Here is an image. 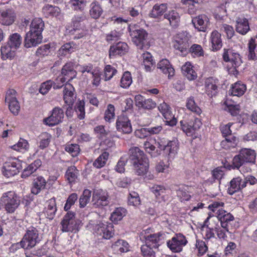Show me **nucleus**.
<instances>
[{"label": "nucleus", "instance_id": "23", "mask_svg": "<svg viewBox=\"0 0 257 257\" xmlns=\"http://www.w3.org/2000/svg\"><path fill=\"white\" fill-rule=\"evenodd\" d=\"M112 225L111 224L109 225L100 223L98 224L97 228L98 233L102 235V237L105 239H109L112 236L113 233L112 232Z\"/></svg>", "mask_w": 257, "mask_h": 257}, {"label": "nucleus", "instance_id": "46", "mask_svg": "<svg viewBox=\"0 0 257 257\" xmlns=\"http://www.w3.org/2000/svg\"><path fill=\"white\" fill-rule=\"evenodd\" d=\"M131 74L128 71L125 72L120 80V86L122 88H128L132 83Z\"/></svg>", "mask_w": 257, "mask_h": 257}, {"label": "nucleus", "instance_id": "33", "mask_svg": "<svg viewBox=\"0 0 257 257\" xmlns=\"http://www.w3.org/2000/svg\"><path fill=\"white\" fill-rule=\"evenodd\" d=\"M102 12L103 10L98 2H93L90 5L89 13L92 18L98 19L100 17Z\"/></svg>", "mask_w": 257, "mask_h": 257}, {"label": "nucleus", "instance_id": "36", "mask_svg": "<svg viewBox=\"0 0 257 257\" xmlns=\"http://www.w3.org/2000/svg\"><path fill=\"white\" fill-rule=\"evenodd\" d=\"M249 54L248 55V59L254 60L255 59V52H257V37L251 38L248 44Z\"/></svg>", "mask_w": 257, "mask_h": 257}, {"label": "nucleus", "instance_id": "26", "mask_svg": "<svg viewBox=\"0 0 257 257\" xmlns=\"http://www.w3.org/2000/svg\"><path fill=\"white\" fill-rule=\"evenodd\" d=\"M210 40L213 50L217 51L221 48L222 43L221 34L218 31L214 30L211 33Z\"/></svg>", "mask_w": 257, "mask_h": 257}, {"label": "nucleus", "instance_id": "9", "mask_svg": "<svg viewBox=\"0 0 257 257\" xmlns=\"http://www.w3.org/2000/svg\"><path fill=\"white\" fill-rule=\"evenodd\" d=\"M181 128L188 136L193 135L195 131L198 130L202 125V122L199 118H195L193 121H187L185 120L180 122Z\"/></svg>", "mask_w": 257, "mask_h": 257}, {"label": "nucleus", "instance_id": "2", "mask_svg": "<svg viewBox=\"0 0 257 257\" xmlns=\"http://www.w3.org/2000/svg\"><path fill=\"white\" fill-rule=\"evenodd\" d=\"M0 203L7 213H13L20 205V199L15 192L9 191L3 194Z\"/></svg>", "mask_w": 257, "mask_h": 257}, {"label": "nucleus", "instance_id": "22", "mask_svg": "<svg viewBox=\"0 0 257 257\" xmlns=\"http://www.w3.org/2000/svg\"><path fill=\"white\" fill-rule=\"evenodd\" d=\"M46 185V181L43 177L39 176L34 179L31 188L32 193L35 195L38 194L42 190L45 189Z\"/></svg>", "mask_w": 257, "mask_h": 257}, {"label": "nucleus", "instance_id": "27", "mask_svg": "<svg viewBox=\"0 0 257 257\" xmlns=\"http://www.w3.org/2000/svg\"><path fill=\"white\" fill-rule=\"evenodd\" d=\"M136 173L139 176L145 175L149 169L148 159H145V161L133 164Z\"/></svg>", "mask_w": 257, "mask_h": 257}, {"label": "nucleus", "instance_id": "16", "mask_svg": "<svg viewBox=\"0 0 257 257\" xmlns=\"http://www.w3.org/2000/svg\"><path fill=\"white\" fill-rule=\"evenodd\" d=\"M192 23L198 31L205 32L209 25V20L205 15H200L194 17Z\"/></svg>", "mask_w": 257, "mask_h": 257}, {"label": "nucleus", "instance_id": "12", "mask_svg": "<svg viewBox=\"0 0 257 257\" xmlns=\"http://www.w3.org/2000/svg\"><path fill=\"white\" fill-rule=\"evenodd\" d=\"M116 129L124 134H130L132 132V127L127 116L123 114L118 116L116 122Z\"/></svg>", "mask_w": 257, "mask_h": 257}, {"label": "nucleus", "instance_id": "17", "mask_svg": "<svg viewBox=\"0 0 257 257\" xmlns=\"http://www.w3.org/2000/svg\"><path fill=\"white\" fill-rule=\"evenodd\" d=\"M16 15L12 9L3 11L0 13V23L3 25L10 26L15 21Z\"/></svg>", "mask_w": 257, "mask_h": 257}, {"label": "nucleus", "instance_id": "62", "mask_svg": "<svg viewBox=\"0 0 257 257\" xmlns=\"http://www.w3.org/2000/svg\"><path fill=\"white\" fill-rule=\"evenodd\" d=\"M177 195L180 199L181 201H188L191 197L184 188H181L177 190Z\"/></svg>", "mask_w": 257, "mask_h": 257}, {"label": "nucleus", "instance_id": "58", "mask_svg": "<svg viewBox=\"0 0 257 257\" xmlns=\"http://www.w3.org/2000/svg\"><path fill=\"white\" fill-rule=\"evenodd\" d=\"M241 166V156L240 154L235 156L232 160V165H228L225 166V170L226 168L230 170L231 168L235 169L236 168L238 169Z\"/></svg>", "mask_w": 257, "mask_h": 257}, {"label": "nucleus", "instance_id": "32", "mask_svg": "<svg viewBox=\"0 0 257 257\" xmlns=\"http://www.w3.org/2000/svg\"><path fill=\"white\" fill-rule=\"evenodd\" d=\"M126 210L122 207L116 208L111 213L110 216L111 220L116 223L121 220L126 215Z\"/></svg>", "mask_w": 257, "mask_h": 257}, {"label": "nucleus", "instance_id": "37", "mask_svg": "<svg viewBox=\"0 0 257 257\" xmlns=\"http://www.w3.org/2000/svg\"><path fill=\"white\" fill-rule=\"evenodd\" d=\"M167 9V4H162L161 5H155L150 14L153 18H157L165 13Z\"/></svg>", "mask_w": 257, "mask_h": 257}, {"label": "nucleus", "instance_id": "19", "mask_svg": "<svg viewBox=\"0 0 257 257\" xmlns=\"http://www.w3.org/2000/svg\"><path fill=\"white\" fill-rule=\"evenodd\" d=\"M130 160L133 164L145 161L148 158L145 155L143 151L138 147L132 148L129 150Z\"/></svg>", "mask_w": 257, "mask_h": 257}, {"label": "nucleus", "instance_id": "51", "mask_svg": "<svg viewBox=\"0 0 257 257\" xmlns=\"http://www.w3.org/2000/svg\"><path fill=\"white\" fill-rule=\"evenodd\" d=\"M116 72L117 70L111 65H106L104 69V80L107 81L110 80Z\"/></svg>", "mask_w": 257, "mask_h": 257}, {"label": "nucleus", "instance_id": "55", "mask_svg": "<svg viewBox=\"0 0 257 257\" xmlns=\"http://www.w3.org/2000/svg\"><path fill=\"white\" fill-rule=\"evenodd\" d=\"M233 97H239L241 95V87L239 82L234 83L229 91Z\"/></svg>", "mask_w": 257, "mask_h": 257}, {"label": "nucleus", "instance_id": "35", "mask_svg": "<svg viewBox=\"0 0 257 257\" xmlns=\"http://www.w3.org/2000/svg\"><path fill=\"white\" fill-rule=\"evenodd\" d=\"M78 171L75 166L69 167L66 172L65 177L69 183L75 182L78 176Z\"/></svg>", "mask_w": 257, "mask_h": 257}, {"label": "nucleus", "instance_id": "60", "mask_svg": "<svg viewBox=\"0 0 257 257\" xmlns=\"http://www.w3.org/2000/svg\"><path fill=\"white\" fill-rule=\"evenodd\" d=\"M53 83L51 80L43 83L39 89V92L42 94H46L52 87Z\"/></svg>", "mask_w": 257, "mask_h": 257}, {"label": "nucleus", "instance_id": "63", "mask_svg": "<svg viewBox=\"0 0 257 257\" xmlns=\"http://www.w3.org/2000/svg\"><path fill=\"white\" fill-rule=\"evenodd\" d=\"M16 91L14 89H9L7 92L5 101L7 103L11 102V101H14L17 100L16 98Z\"/></svg>", "mask_w": 257, "mask_h": 257}, {"label": "nucleus", "instance_id": "6", "mask_svg": "<svg viewBox=\"0 0 257 257\" xmlns=\"http://www.w3.org/2000/svg\"><path fill=\"white\" fill-rule=\"evenodd\" d=\"M108 193L102 189L95 190L92 194V201L96 207L106 206L108 205Z\"/></svg>", "mask_w": 257, "mask_h": 257}, {"label": "nucleus", "instance_id": "40", "mask_svg": "<svg viewBox=\"0 0 257 257\" xmlns=\"http://www.w3.org/2000/svg\"><path fill=\"white\" fill-rule=\"evenodd\" d=\"M43 12L47 17L49 16L56 17L60 13V9L57 7L52 5H47L43 7Z\"/></svg>", "mask_w": 257, "mask_h": 257}, {"label": "nucleus", "instance_id": "13", "mask_svg": "<svg viewBox=\"0 0 257 257\" xmlns=\"http://www.w3.org/2000/svg\"><path fill=\"white\" fill-rule=\"evenodd\" d=\"M158 108L165 118L166 124L170 126L176 125L177 119L171 113L170 110V107L166 103L163 102L160 104Z\"/></svg>", "mask_w": 257, "mask_h": 257}, {"label": "nucleus", "instance_id": "50", "mask_svg": "<svg viewBox=\"0 0 257 257\" xmlns=\"http://www.w3.org/2000/svg\"><path fill=\"white\" fill-rule=\"evenodd\" d=\"M85 102L83 100H79L75 106L76 111L78 113V117L79 119H82L85 117Z\"/></svg>", "mask_w": 257, "mask_h": 257}, {"label": "nucleus", "instance_id": "52", "mask_svg": "<svg viewBox=\"0 0 257 257\" xmlns=\"http://www.w3.org/2000/svg\"><path fill=\"white\" fill-rule=\"evenodd\" d=\"M65 150L70 154L72 157L76 156L80 151L79 146L77 144L67 145L65 146Z\"/></svg>", "mask_w": 257, "mask_h": 257}, {"label": "nucleus", "instance_id": "20", "mask_svg": "<svg viewBox=\"0 0 257 257\" xmlns=\"http://www.w3.org/2000/svg\"><path fill=\"white\" fill-rule=\"evenodd\" d=\"M157 68L164 74L168 75L169 79L174 75L175 70L167 59H164L161 60L157 64Z\"/></svg>", "mask_w": 257, "mask_h": 257}, {"label": "nucleus", "instance_id": "29", "mask_svg": "<svg viewBox=\"0 0 257 257\" xmlns=\"http://www.w3.org/2000/svg\"><path fill=\"white\" fill-rule=\"evenodd\" d=\"M164 18L169 21L170 25L172 27H176L180 21L179 14L174 10L169 11L168 13L165 14Z\"/></svg>", "mask_w": 257, "mask_h": 257}, {"label": "nucleus", "instance_id": "48", "mask_svg": "<svg viewBox=\"0 0 257 257\" xmlns=\"http://www.w3.org/2000/svg\"><path fill=\"white\" fill-rule=\"evenodd\" d=\"M128 204L130 205L138 206L141 204V200L138 193L132 192L128 198Z\"/></svg>", "mask_w": 257, "mask_h": 257}, {"label": "nucleus", "instance_id": "4", "mask_svg": "<svg viewBox=\"0 0 257 257\" xmlns=\"http://www.w3.org/2000/svg\"><path fill=\"white\" fill-rule=\"evenodd\" d=\"M79 220L75 218L73 212H68L61 222L63 232H76L78 230Z\"/></svg>", "mask_w": 257, "mask_h": 257}, {"label": "nucleus", "instance_id": "38", "mask_svg": "<svg viewBox=\"0 0 257 257\" xmlns=\"http://www.w3.org/2000/svg\"><path fill=\"white\" fill-rule=\"evenodd\" d=\"M241 178L239 177L234 178L230 182V187L228 188V193L232 195L240 189Z\"/></svg>", "mask_w": 257, "mask_h": 257}, {"label": "nucleus", "instance_id": "31", "mask_svg": "<svg viewBox=\"0 0 257 257\" xmlns=\"http://www.w3.org/2000/svg\"><path fill=\"white\" fill-rule=\"evenodd\" d=\"M44 23L40 18H35L30 26V30L33 33L41 34L44 30Z\"/></svg>", "mask_w": 257, "mask_h": 257}, {"label": "nucleus", "instance_id": "28", "mask_svg": "<svg viewBox=\"0 0 257 257\" xmlns=\"http://www.w3.org/2000/svg\"><path fill=\"white\" fill-rule=\"evenodd\" d=\"M192 67L190 62H186L182 67L183 74L189 80H194L197 78V74L193 69Z\"/></svg>", "mask_w": 257, "mask_h": 257}, {"label": "nucleus", "instance_id": "43", "mask_svg": "<svg viewBox=\"0 0 257 257\" xmlns=\"http://www.w3.org/2000/svg\"><path fill=\"white\" fill-rule=\"evenodd\" d=\"M109 156L108 153L104 152L93 162V165L96 168H101L106 164Z\"/></svg>", "mask_w": 257, "mask_h": 257}, {"label": "nucleus", "instance_id": "53", "mask_svg": "<svg viewBox=\"0 0 257 257\" xmlns=\"http://www.w3.org/2000/svg\"><path fill=\"white\" fill-rule=\"evenodd\" d=\"M188 52L194 54L197 57L202 56L204 55V51L201 45L193 44L189 49Z\"/></svg>", "mask_w": 257, "mask_h": 257}, {"label": "nucleus", "instance_id": "7", "mask_svg": "<svg viewBox=\"0 0 257 257\" xmlns=\"http://www.w3.org/2000/svg\"><path fill=\"white\" fill-rule=\"evenodd\" d=\"M148 35L147 32L143 29H136L130 31L132 41L140 49H143Z\"/></svg>", "mask_w": 257, "mask_h": 257}, {"label": "nucleus", "instance_id": "44", "mask_svg": "<svg viewBox=\"0 0 257 257\" xmlns=\"http://www.w3.org/2000/svg\"><path fill=\"white\" fill-rule=\"evenodd\" d=\"M163 147L164 153L169 156L174 155L178 149V147L175 141H169L166 144L165 146Z\"/></svg>", "mask_w": 257, "mask_h": 257}, {"label": "nucleus", "instance_id": "8", "mask_svg": "<svg viewBox=\"0 0 257 257\" xmlns=\"http://www.w3.org/2000/svg\"><path fill=\"white\" fill-rule=\"evenodd\" d=\"M187 242L186 237L183 234L179 233L167 242V245L172 251L179 252L182 250L183 247Z\"/></svg>", "mask_w": 257, "mask_h": 257}, {"label": "nucleus", "instance_id": "54", "mask_svg": "<svg viewBox=\"0 0 257 257\" xmlns=\"http://www.w3.org/2000/svg\"><path fill=\"white\" fill-rule=\"evenodd\" d=\"M225 167H217L212 171V175L214 179L220 180L224 175Z\"/></svg>", "mask_w": 257, "mask_h": 257}, {"label": "nucleus", "instance_id": "59", "mask_svg": "<svg viewBox=\"0 0 257 257\" xmlns=\"http://www.w3.org/2000/svg\"><path fill=\"white\" fill-rule=\"evenodd\" d=\"M77 195L76 193L71 194L68 198L66 203L64 206L65 210L67 211L69 209L72 205H73L77 199Z\"/></svg>", "mask_w": 257, "mask_h": 257}, {"label": "nucleus", "instance_id": "47", "mask_svg": "<svg viewBox=\"0 0 257 257\" xmlns=\"http://www.w3.org/2000/svg\"><path fill=\"white\" fill-rule=\"evenodd\" d=\"M40 144L39 147L41 149H44L47 148L50 142L51 136L48 133H44L42 134L40 137Z\"/></svg>", "mask_w": 257, "mask_h": 257}, {"label": "nucleus", "instance_id": "39", "mask_svg": "<svg viewBox=\"0 0 257 257\" xmlns=\"http://www.w3.org/2000/svg\"><path fill=\"white\" fill-rule=\"evenodd\" d=\"M216 215L220 221H223L228 223L234 219V217L232 214L229 213H227L226 211L223 209L218 210Z\"/></svg>", "mask_w": 257, "mask_h": 257}, {"label": "nucleus", "instance_id": "5", "mask_svg": "<svg viewBox=\"0 0 257 257\" xmlns=\"http://www.w3.org/2000/svg\"><path fill=\"white\" fill-rule=\"evenodd\" d=\"M21 165L18 160L13 159L6 162L2 167L3 175L7 178L13 177L19 173Z\"/></svg>", "mask_w": 257, "mask_h": 257}, {"label": "nucleus", "instance_id": "30", "mask_svg": "<svg viewBox=\"0 0 257 257\" xmlns=\"http://www.w3.org/2000/svg\"><path fill=\"white\" fill-rule=\"evenodd\" d=\"M206 91L210 97L215 95L217 93V86L212 78H209L205 81Z\"/></svg>", "mask_w": 257, "mask_h": 257}, {"label": "nucleus", "instance_id": "3", "mask_svg": "<svg viewBox=\"0 0 257 257\" xmlns=\"http://www.w3.org/2000/svg\"><path fill=\"white\" fill-rule=\"evenodd\" d=\"M41 239L38 230L34 227H29L20 242L22 247L30 249L34 247Z\"/></svg>", "mask_w": 257, "mask_h": 257}, {"label": "nucleus", "instance_id": "64", "mask_svg": "<svg viewBox=\"0 0 257 257\" xmlns=\"http://www.w3.org/2000/svg\"><path fill=\"white\" fill-rule=\"evenodd\" d=\"M10 110L14 114L17 115L20 109L19 103L18 100L11 101L8 103Z\"/></svg>", "mask_w": 257, "mask_h": 257}, {"label": "nucleus", "instance_id": "42", "mask_svg": "<svg viewBox=\"0 0 257 257\" xmlns=\"http://www.w3.org/2000/svg\"><path fill=\"white\" fill-rule=\"evenodd\" d=\"M186 106L188 109L197 115L202 113L201 109L195 103L193 97H190L187 99Z\"/></svg>", "mask_w": 257, "mask_h": 257}, {"label": "nucleus", "instance_id": "24", "mask_svg": "<svg viewBox=\"0 0 257 257\" xmlns=\"http://www.w3.org/2000/svg\"><path fill=\"white\" fill-rule=\"evenodd\" d=\"M76 72L74 70V64L69 62L65 64L61 70V74L67 76L68 80H72L76 76Z\"/></svg>", "mask_w": 257, "mask_h": 257}, {"label": "nucleus", "instance_id": "14", "mask_svg": "<svg viewBox=\"0 0 257 257\" xmlns=\"http://www.w3.org/2000/svg\"><path fill=\"white\" fill-rule=\"evenodd\" d=\"M146 231L141 233V238L144 239L145 240V244L149 245L155 249H156L160 246V236L161 234L160 233L150 234L146 235Z\"/></svg>", "mask_w": 257, "mask_h": 257}, {"label": "nucleus", "instance_id": "34", "mask_svg": "<svg viewBox=\"0 0 257 257\" xmlns=\"http://www.w3.org/2000/svg\"><path fill=\"white\" fill-rule=\"evenodd\" d=\"M112 247L118 253L125 252L129 250L128 243L123 240H119L115 242Z\"/></svg>", "mask_w": 257, "mask_h": 257}, {"label": "nucleus", "instance_id": "45", "mask_svg": "<svg viewBox=\"0 0 257 257\" xmlns=\"http://www.w3.org/2000/svg\"><path fill=\"white\" fill-rule=\"evenodd\" d=\"M11 148L17 151H26L28 150L29 145L27 141L21 138L18 143L12 146Z\"/></svg>", "mask_w": 257, "mask_h": 257}, {"label": "nucleus", "instance_id": "18", "mask_svg": "<svg viewBox=\"0 0 257 257\" xmlns=\"http://www.w3.org/2000/svg\"><path fill=\"white\" fill-rule=\"evenodd\" d=\"M74 88L73 86L70 83H66L64 85L63 89V98L64 100L68 106L69 108H71L75 97L74 96Z\"/></svg>", "mask_w": 257, "mask_h": 257}, {"label": "nucleus", "instance_id": "49", "mask_svg": "<svg viewBox=\"0 0 257 257\" xmlns=\"http://www.w3.org/2000/svg\"><path fill=\"white\" fill-rule=\"evenodd\" d=\"M141 252L144 257H155L154 248L149 245L144 244L141 246Z\"/></svg>", "mask_w": 257, "mask_h": 257}, {"label": "nucleus", "instance_id": "15", "mask_svg": "<svg viewBox=\"0 0 257 257\" xmlns=\"http://www.w3.org/2000/svg\"><path fill=\"white\" fill-rule=\"evenodd\" d=\"M42 36L41 34L33 33L30 31L25 38L24 46L26 48L35 47L42 42Z\"/></svg>", "mask_w": 257, "mask_h": 257}, {"label": "nucleus", "instance_id": "10", "mask_svg": "<svg viewBox=\"0 0 257 257\" xmlns=\"http://www.w3.org/2000/svg\"><path fill=\"white\" fill-rule=\"evenodd\" d=\"M189 46L188 37L184 34H179L174 44L175 49L179 50L182 55H186L188 52Z\"/></svg>", "mask_w": 257, "mask_h": 257}, {"label": "nucleus", "instance_id": "21", "mask_svg": "<svg viewBox=\"0 0 257 257\" xmlns=\"http://www.w3.org/2000/svg\"><path fill=\"white\" fill-rule=\"evenodd\" d=\"M128 46L126 43L121 42L111 46L109 49L110 57L115 55H124L127 51Z\"/></svg>", "mask_w": 257, "mask_h": 257}, {"label": "nucleus", "instance_id": "56", "mask_svg": "<svg viewBox=\"0 0 257 257\" xmlns=\"http://www.w3.org/2000/svg\"><path fill=\"white\" fill-rule=\"evenodd\" d=\"M121 34L119 32L116 31H111L106 36V41L110 43L115 42L120 39Z\"/></svg>", "mask_w": 257, "mask_h": 257}, {"label": "nucleus", "instance_id": "1", "mask_svg": "<svg viewBox=\"0 0 257 257\" xmlns=\"http://www.w3.org/2000/svg\"><path fill=\"white\" fill-rule=\"evenodd\" d=\"M22 42V38L18 33H16L11 35L7 44L1 47L2 58L6 59L13 58L15 51L20 47Z\"/></svg>", "mask_w": 257, "mask_h": 257}, {"label": "nucleus", "instance_id": "41", "mask_svg": "<svg viewBox=\"0 0 257 257\" xmlns=\"http://www.w3.org/2000/svg\"><path fill=\"white\" fill-rule=\"evenodd\" d=\"M91 196V192L88 189H85L82 194L80 196L79 200V207L80 208L85 207L89 202Z\"/></svg>", "mask_w": 257, "mask_h": 257}, {"label": "nucleus", "instance_id": "57", "mask_svg": "<svg viewBox=\"0 0 257 257\" xmlns=\"http://www.w3.org/2000/svg\"><path fill=\"white\" fill-rule=\"evenodd\" d=\"M114 116V107L113 105L109 104L108 105L107 109L105 112V120L107 121H110L112 119H113Z\"/></svg>", "mask_w": 257, "mask_h": 257}, {"label": "nucleus", "instance_id": "11", "mask_svg": "<svg viewBox=\"0 0 257 257\" xmlns=\"http://www.w3.org/2000/svg\"><path fill=\"white\" fill-rule=\"evenodd\" d=\"M64 117V112L63 110L58 107H55L52 112L51 115L45 118L44 121L46 124L49 126H53L62 122Z\"/></svg>", "mask_w": 257, "mask_h": 257}, {"label": "nucleus", "instance_id": "61", "mask_svg": "<svg viewBox=\"0 0 257 257\" xmlns=\"http://www.w3.org/2000/svg\"><path fill=\"white\" fill-rule=\"evenodd\" d=\"M74 48L70 43L63 45L59 50V53L61 55H65L67 53H71L73 51Z\"/></svg>", "mask_w": 257, "mask_h": 257}, {"label": "nucleus", "instance_id": "25", "mask_svg": "<svg viewBox=\"0 0 257 257\" xmlns=\"http://www.w3.org/2000/svg\"><path fill=\"white\" fill-rule=\"evenodd\" d=\"M255 153L253 150L249 149H242V166L243 163H249L254 164L255 160Z\"/></svg>", "mask_w": 257, "mask_h": 257}]
</instances>
